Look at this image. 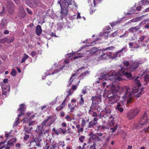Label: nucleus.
Here are the masks:
<instances>
[{
  "instance_id": "nucleus-9",
  "label": "nucleus",
  "mask_w": 149,
  "mask_h": 149,
  "mask_svg": "<svg viewBox=\"0 0 149 149\" xmlns=\"http://www.w3.org/2000/svg\"><path fill=\"white\" fill-rule=\"evenodd\" d=\"M5 3L6 4V5L9 13L12 14L14 11V5L13 2L10 1H7Z\"/></svg>"
},
{
  "instance_id": "nucleus-31",
  "label": "nucleus",
  "mask_w": 149,
  "mask_h": 149,
  "mask_svg": "<svg viewBox=\"0 0 149 149\" xmlns=\"http://www.w3.org/2000/svg\"><path fill=\"white\" fill-rule=\"evenodd\" d=\"M6 13V11L4 7L3 6V10L2 11L0 12V17L3 16Z\"/></svg>"
},
{
  "instance_id": "nucleus-58",
  "label": "nucleus",
  "mask_w": 149,
  "mask_h": 149,
  "mask_svg": "<svg viewBox=\"0 0 149 149\" xmlns=\"http://www.w3.org/2000/svg\"><path fill=\"white\" fill-rule=\"evenodd\" d=\"M134 45L136 44V46L133 47L134 48H138L140 47V45L139 44H137V43L135 42H134Z\"/></svg>"
},
{
  "instance_id": "nucleus-21",
  "label": "nucleus",
  "mask_w": 149,
  "mask_h": 149,
  "mask_svg": "<svg viewBox=\"0 0 149 149\" xmlns=\"http://www.w3.org/2000/svg\"><path fill=\"white\" fill-rule=\"evenodd\" d=\"M59 70H58L57 69L55 70L52 74L49 73V72H46V73H45V74H44L42 77V79H45L44 78V77H46L47 75H51V74H55L56 73H58Z\"/></svg>"
},
{
  "instance_id": "nucleus-62",
  "label": "nucleus",
  "mask_w": 149,
  "mask_h": 149,
  "mask_svg": "<svg viewBox=\"0 0 149 149\" xmlns=\"http://www.w3.org/2000/svg\"><path fill=\"white\" fill-rule=\"evenodd\" d=\"M118 53L117 52L116 53L113 54V55H112L111 58H114L116 57H117V55H118Z\"/></svg>"
},
{
  "instance_id": "nucleus-12",
  "label": "nucleus",
  "mask_w": 149,
  "mask_h": 149,
  "mask_svg": "<svg viewBox=\"0 0 149 149\" xmlns=\"http://www.w3.org/2000/svg\"><path fill=\"white\" fill-rule=\"evenodd\" d=\"M109 49V47L107 48L106 49L102 51V52L103 54L100 56V57L99 58L100 59L102 60L105 59V57L107 56L111 58L112 55L111 52H105L106 50Z\"/></svg>"
},
{
  "instance_id": "nucleus-59",
  "label": "nucleus",
  "mask_w": 149,
  "mask_h": 149,
  "mask_svg": "<svg viewBox=\"0 0 149 149\" xmlns=\"http://www.w3.org/2000/svg\"><path fill=\"white\" fill-rule=\"evenodd\" d=\"M115 86L114 85H112L110 86L112 92L115 91Z\"/></svg>"
},
{
  "instance_id": "nucleus-48",
  "label": "nucleus",
  "mask_w": 149,
  "mask_h": 149,
  "mask_svg": "<svg viewBox=\"0 0 149 149\" xmlns=\"http://www.w3.org/2000/svg\"><path fill=\"white\" fill-rule=\"evenodd\" d=\"M128 34V31H126L125 33L122 35L121 36H119V37L120 38H122V37H127V35Z\"/></svg>"
},
{
  "instance_id": "nucleus-37",
  "label": "nucleus",
  "mask_w": 149,
  "mask_h": 149,
  "mask_svg": "<svg viewBox=\"0 0 149 149\" xmlns=\"http://www.w3.org/2000/svg\"><path fill=\"white\" fill-rule=\"evenodd\" d=\"M31 119L30 118H29L28 117H25L24 119H23L22 121H23V123H27L30 121V120Z\"/></svg>"
},
{
  "instance_id": "nucleus-27",
  "label": "nucleus",
  "mask_w": 149,
  "mask_h": 149,
  "mask_svg": "<svg viewBox=\"0 0 149 149\" xmlns=\"http://www.w3.org/2000/svg\"><path fill=\"white\" fill-rule=\"evenodd\" d=\"M8 41V38H1L0 39V43L3 44L7 43V41Z\"/></svg>"
},
{
  "instance_id": "nucleus-51",
  "label": "nucleus",
  "mask_w": 149,
  "mask_h": 149,
  "mask_svg": "<svg viewBox=\"0 0 149 149\" xmlns=\"http://www.w3.org/2000/svg\"><path fill=\"white\" fill-rule=\"evenodd\" d=\"M24 130L26 133H29L30 132V130L28 127H25L24 128Z\"/></svg>"
},
{
  "instance_id": "nucleus-11",
  "label": "nucleus",
  "mask_w": 149,
  "mask_h": 149,
  "mask_svg": "<svg viewBox=\"0 0 149 149\" xmlns=\"http://www.w3.org/2000/svg\"><path fill=\"white\" fill-rule=\"evenodd\" d=\"M1 86V88L2 89L3 95H5V97H6L7 95L9 93L10 90V86L9 84H7V85H0Z\"/></svg>"
},
{
  "instance_id": "nucleus-54",
  "label": "nucleus",
  "mask_w": 149,
  "mask_h": 149,
  "mask_svg": "<svg viewBox=\"0 0 149 149\" xmlns=\"http://www.w3.org/2000/svg\"><path fill=\"white\" fill-rule=\"evenodd\" d=\"M144 80L148 82L149 81V74L146 75L145 77Z\"/></svg>"
},
{
  "instance_id": "nucleus-63",
  "label": "nucleus",
  "mask_w": 149,
  "mask_h": 149,
  "mask_svg": "<svg viewBox=\"0 0 149 149\" xmlns=\"http://www.w3.org/2000/svg\"><path fill=\"white\" fill-rule=\"evenodd\" d=\"M26 11L27 13L29 14H32V12L29 8H26Z\"/></svg>"
},
{
  "instance_id": "nucleus-19",
  "label": "nucleus",
  "mask_w": 149,
  "mask_h": 149,
  "mask_svg": "<svg viewBox=\"0 0 149 149\" xmlns=\"http://www.w3.org/2000/svg\"><path fill=\"white\" fill-rule=\"evenodd\" d=\"M127 118L129 119H132L135 116L133 113V111L130 110L127 113Z\"/></svg>"
},
{
  "instance_id": "nucleus-40",
  "label": "nucleus",
  "mask_w": 149,
  "mask_h": 149,
  "mask_svg": "<svg viewBox=\"0 0 149 149\" xmlns=\"http://www.w3.org/2000/svg\"><path fill=\"white\" fill-rule=\"evenodd\" d=\"M118 34V33L117 31L114 32L113 33L109 35V37H114L115 36H116Z\"/></svg>"
},
{
  "instance_id": "nucleus-20",
  "label": "nucleus",
  "mask_w": 149,
  "mask_h": 149,
  "mask_svg": "<svg viewBox=\"0 0 149 149\" xmlns=\"http://www.w3.org/2000/svg\"><path fill=\"white\" fill-rule=\"evenodd\" d=\"M42 32V30L41 28V26L40 25H38L36 28V34L39 36Z\"/></svg>"
},
{
  "instance_id": "nucleus-39",
  "label": "nucleus",
  "mask_w": 149,
  "mask_h": 149,
  "mask_svg": "<svg viewBox=\"0 0 149 149\" xmlns=\"http://www.w3.org/2000/svg\"><path fill=\"white\" fill-rule=\"evenodd\" d=\"M133 29H134V32H136L139 29L141 28V26H140L138 25L133 27Z\"/></svg>"
},
{
  "instance_id": "nucleus-32",
  "label": "nucleus",
  "mask_w": 149,
  "mask_h": 149,
  "mask_svg": "<svg viewBox=\"0 0 149 149\" xmlns=\"http://www.w3.org/2000/svg\"><path fill=\"white\" fill-rule=\"evenodd\" d=\"M33 2L32 3L31 6L34 7H36L38 5V2L35 0H33Z\"/></svg>"
},
{
  "instance_id": "nucleus-3",
  "label": "nucleus",
  "mask_w": 149,
  "mask_h": 149,
  "mask_svg": "<svg viewBox=\"0 0 149 149\" xmlns=\"http://www.w3.org/2000/svg\"><path fill=\"white\" fill-rule=\"evenodd\" d=\"M58 3L60 4L61 8V19L64 16L68 15L69 10L73 9L74 6L76 8L78 7L76 3L72 0H60L58 1Z\"/></svg>"
},
{
  "instance_id": "nucleus-42",
  "label": "nucleus",
  "mask_w": 149,
  "mask_h": 149,
  "mask_svg": "<svg viewBox=\"0 0 149 149\" xmlns=\"http://www.w3.org/2000/svg\"><path fill=\"white\" fill-rule=\"evenodd\" d=\"M14 40V38L11 37L9 39L8 38V41H7V43H9L13 41Z\"/></svg>"
},
{
  "instance_id": "nucleus-13",
  "label": "nucleus",
  "mask_w": 149,
  "mask_h": 149,
  "mask_svg": "<svg viewBox=\"0 0 149 149\" xmlns=\"http://www.w3.org/2000/svg\"><path fill=\"white\" fill-rule=\"evenodd\" d=\"M148 121V119L146 114L145 113V114L141 117L139 123L141 125H146V124Z\"/></svg>"
},
{
  "instance_id": "nucleus-10",
  "label": "nucleus",
  "mask_w": 149,
  "mask_h": 149,
  "mask_svg": "<svg viewBox=\"0 0 149 149\" xmlns=\"http://www.w3.org/2000/svg\"><path fill=\"white\" fill-rule=\"evenodd\" d=\"M40 140L38 138L35 139L32 141H30L29 143V148H36V146H40Z\"/></svg>"
},
{
  "instance_id": "nucleus-50",
  "label": "nucleus",
  "mask_w": 149,
  "mask_h": 149,
  "mask_svg": "<svg viewBox=\"0 0 149 149\" xmlns=\"http://www.w3.org/2000/svg\"><path fill=\"white\" fill-rule=\"evenodd\" d=\"M63 24L62 23H59L57 24V28L58 29L60 30L62 27Z\"/></svg>"
},
{
  "instance_id": "nucleus-34",
  "label": "nucleus",
  "mask_w": 149,
  "mask_h": 149,
  "mask_svg": "<svg viewBox=\"0 0 149 149\" xmlns=\"http://www.w3.org/2000/svg\"><path fill=\"white\" fill-rule=\"evenodd\" d=\"M140 18L139 17V18H135L133 19H132L131 20H130V21H129L128 23L127 24H129V23H130L131 22H137Z\"/></svg>"
},
{
  "instance_id": "nucleus-61",
  "label": "nucleus",
  "mask_w": 149,
  "mask_h": 149,
  "mask_svg": "<svg viewBox=\"0 0 149 149\" xmlns=\"http://www.w3.org/2000/svg\"><path fill=\"white\" fill-rule=\"evenodd\" d=\"M63 108V106H62L58 107L56 109V110L57 111H60Z\"/></svg>"
},
{
  "instance_id": "nucleus-44",
  "label": "nucleus",
  "mask_w": 149,
  "mask_h": 149,
  "mask_svg": "<svg viewBox=\"0 0 149 149\" xmlns=\"http://www.w3.org/2000/svg\"><path fill=\"white\" fill-rule=\"evenodd\" d=\"M126 47H123L122 48V49H121L120 50L118 51L117 52V53H118V54L119 53H122L124 51H126Z\"/></svg>"
},
{
  "instance_id": "nucleus-18",
  "label": "nucleus",
  "mask_w": 149,
  "mask_h": 149,
  "mask_svg": "<svg viewBox=\"0 0 149 149\" xmlns=\"http://www.w3.org/2000/svg\"><path fill=\"white\" fill-rule=\"evenodd\" d=\"M26 13L23 9V8L22 7H21L20 8L19 15V17H24L26 15Z\"/></svg>"
},
{
  "instance_id": "nucleus-60",
  "label": "nucleus",
  "mask_w": 149,
  "mask_h": 149,
  "mask_svg": "<svg viewBox=\"0 0 149 149\" xmlns=\"http://www.w3.org/2000/svg\"><path fill=\"white\" fill-rule=\"evenodd\" d=\"M83 56V54H79V55L78 56H75L74 57V59H77L79 58H80L81 57H82Z\"/></svg>"
},
{
  "instance_id": "nucleus-23",
  "label": "nucleus",
  "mask_w": 149,
  "mask_h": 149,
  "mask_svg": "<svg viewBox=\"0 0 149 149\" xmlns=\"http://www.w3.org/2000/svg\"><path fill=\"white\" fill-rule=\"evenodd\" d=\"M7 24V20L5 19H3L2 20V22L0 24V26L3 28L6 26Z\"/></svg>"
},
{
  "instance_id": "nucleus-41",
  "label": "nucleus",
  "mask_w": 149,
  "mask_h": 149,
  "mask_svg": "<svg viewBox=\"0 0 149 149\" xmlns=\"http://www.w3.org/2000/svg\"><path fill=\"white\" fill-rule=\"evenodd\" d=\"M96 143L95 142H93V145L91 146L89 149H96Z\"/></svg>"
},
{
  "instance_id": "nucleus-5",
  "label": "nucleus",
  "mask_w": 149,
  "mask_h": 149,
  "mask_svg": "<svg viewBox=\"0 0 149 149\" xmlns=\"http://www.w3.org/2000/svg\"><path fill=\"white\" fill-rule=\"evenodd\" d=\"M24 106L25 105L23 104H21L19 105L20 107L18 109L17 111H19L20 113L18 115L17 117L16 118V120L13 124V127H16L19 124V120L20 119V117L24 115L26 109L25 107H24Z\"/></svg>"
},
{
  "instance_id": "nucleus-29",
  "label": "nucleus",
  "mask_w": 149,
  "mask_h": 149,
  "mask_svg": "<svg viewBox=\"0 0 149 149\" xmlns=\"http://www.w3.org/2000/svg\"><path fill=\"white\" fill-rule=\"evenodd\" d=\"M29 58V56L26 54H24V56L22 59L21 63H24L25 62V60Z\"/></svg>"
},
{
  "instance_id": "nucleus-17",
  "label": "nucleus",
  "mask_w": 149,
  "mask_h": 149,
  "mask_svg": "<svg viewBox=\"0 0 149 149\" xmlns=\"http://www.w3.org/2000/svg\"><path fill=\"white\" fill-rule=\"evenodd\" d=\"M110 126H112L110 128V130L112 132H115L117 128V125L116 123H114L113 121H111L109 123Z\"/></svg>"
},
{
  "instance_id": "nucleus-45",
  "label": "nucleus",
  "mask_w": 149,
  "mask_h": 149,
  "mask_svg": "<svg viewBox=\"0 0 149 149\" xmlns=\"http://www.w3.org/2000/svg\"><path fill=\"white\" fill-rule=\"evenodd\" d=\"M68 106L69 108L70 109V112H72L74 109V108L72 107L70 104H69Z\"/></svg>"
},
{
  "instance_id": "nucleus-22",
  "label": "nucleus",
  "mask_w": 149,
  "mask_h": 149,
  "mask_svg": "<svg viewBox=\"0 0 149 149\" xmlns=\"http://www.w3.org/2000/svg\"><path fill=\"white\" fill-rule=\"evenodd\" d=\"M139 65L144 63L146 61V59L145 58H140L139 60H136Z\"/></svg>"
},
{
  "instance_id": "nucleus-24",
  "label": "nucleus",
  "mask_w": 149,
  "mask_h": 149,
  "mask_svg": "<svg viewBox=\"0 0 149 149\" xmlns=\"http://www.w3.org/2000/svg\"><path fill=\"white\" fill-rule=\"evenodd\" d=\"M56 145L53 144L51 146L47 144L45 146V148L46 149H54L56 147Z\"/></svg>"
},
{
  "instance_id": "nucleus-56",
  "label": "nucleus",
  "mask_w": 149,
  "mask_h": 149,
  "mask_svg": "<svg viewBox=\"0 0 149 149\" xmlns=\"http://www.w3.org/2000/svg\"><path fill=\"white\" fill-rule=\"evenodd\" d=\"M60 132H61L62 133L65 134L66 132V130L65 129H63L61 128L59 129Z\"/></svg>"
},
{
  "instance_id": "nucleus-6",
  "label": "nucleus",
  "mask_w": 149,
  "mask_h": 149,
  "mask_svg": "<svg viewBox=\"0 0 149 149\" xmlns=\"http://www.w3.org/2000/svg\"><path fill=\"white\" fill-rule=\"evenodd\" d=\"M56 118L55 116H50L47 117V119H45L42 123L43 127L44 126H50L55 120Z\"/></svg>"
},
{
  "instance_id": "nucleus-49",
  "label": "nucleus",
  "mask_w": 149,
  "mask_h": 149,
  "mask_svg": "<svg viewBox=\"0 0 149 149\" xmlns=\"http://www.w3.org/2000/svg\"><path fill=\"white\" fill-rule=\"evenodd\" d=\"M65 119L68 121H71L72 120L70 116L69 115H67L65 117Z\"/></svg>"
},
{
  "instance_id": "nucleus-7",
  "label": "nucleus",
  "mask_w": 149,
  "mask_h": 149,
  "mask_svg": "<svg viewBox=\"0 0 149 149\" xmlns=\"http://www.w3.org/2000/svg\"><path fill=\"white\" fill-rule=\"evenodd\" d=\"M96 134H94L93 132H91L88 134L89 138L88 139V143L90 144L92 140H93L94 142L95 143L97 141H100V139H99Z\"/></svg>"
},
{
  "instance_id": "nucleus-15",
  "label": "nucleus",
  "mask_w": 149,
  "mask_h": 149,
  "mask_svg": "<svg viewBox=\"0 0 149 149\" xmlns=\"http://www.w3.org/2000/svg\"><path fill=\"white\" fill-rule=\"evenodd\" d=\"M16 138H13L9 140L7 142V146L5 147V149H10V147L14 145L16 141Z\"/></svg>"
},
{
  "instance_id": "nucleus-36",
  "label": "nucleus",
  "mask_w": 149,
  "mask_h": 149,
  "mask_svg": "<svg viewBox=\"0 0 149 149\" xmlns=\"http://www.w3.org/2000/svg\"><path fill=\"white\" fill-rule=\"evenodd\" d=\"M90 74V72L88 71H86L85 72L82 73L80 75V77L82 76L84 77L85 76L88 75Z\"/></svg>"
},
{
  "instance_id": "nucleus-46",
  "label": "nucleus",
  "mask_w": 149,
  "mask_h": 149,
  "mask_svg": "<svg viewBox=\"0 0 149 149\" xmlns=\"http://www.w3.org/2000/svg\"><path fill=\"white\" fill-rule=\"evenodd\" d=\"M86 120L84 119H83L81 121V126L84 127L85 126L86 123Z\"/></svg>"
},
{
  "instance_id": "nucleus-16",
  "label": "nucleus",
  "mask_w": 149,
  "mask_h": 149,
  "mask_svg": "<svg viewBox=\"0 0 149 149\" xmlns=\"http://www.w3.org/2000/svg\"><path fill=\"white\" fill-rule=\"evenodd\" d=\"M97 118H94L93 119L89 122L88 127L89 128H93V126L97 124Z\"/></svg>"
},
{
  "instance_id": "nucleus-26",
  "label": "nucleus",
  "mask_w": 149,
  "mask_h": 149,
  "mask_svg": "<svg viewBox=\"0 0 149 149\" xmlns=\"http://www.w3.org/2000/svg\"><path fill=\"white\" fill-rule=\"evenodd\" d=\"M133 111V113L135 116H136L139 111V109L137 108H136L134 109L131 110Z\"/></svg>"
},
{
  "instance_id": "nucleus-8",
  "label": "nucleus",
  "mask_w": 149,
  "mask_h": 149,
  "mask_svg": "<svg viewBox=\"0 0 149 149\" xmlns=\"http://www.w3.org/2000/svg\"><path fill=\"white\" fill-rule=\"evenodd\" d=\"M124 102L121 101L118 102L115 108L117 111L120 113H122L125 107Z\"/></svg>"
},
{
  "instance_id": "nucleus-28",
  "label": "nucleus",
  "mask_w": 149,
  "mask_h": 149,
  "mask_svg": "<svg viewBox=\"0 0 149 149\" xmlns=\"http://www.w3.org/2000/svg\"><path fill=\"white\" fill-rule=\"evenodd\" d=\"M96 134H97V136L98 137L99 139H100V141L102 139H103V138H104V135H103L102 133H96Z\"/></svg>"
},
{
  "instance_id": "nucleus-33",
  "label": "nucleus",
  "mask_w": 149,
  "mask_h": 149,
  "mask_svg": "<svg viewBox=\"0 0 149 149\" xmlns=\"http://www.w3.org/2000/svg\"><path fill=\"white\" fill-rule=\"evenodd\" d=\"M33 0H26V4L29 6H31L32 3L33 2Z\"/></svg>"
},
{
  "instance_id": "nucleus-38",
  "label": "nucleus",
  "mask_w": 149,
  "mask_h": 149,
  "mask_svg": "<svg viewBox=\"0 0 149 149\" xmlns=\"http://www.w3.org/2000/svg\"><path fill=\"white\" fill-rule=\"evenodd\" d=\"M81 99L79 101V104H83L84 103V100L83 98V95H80Z\"/></svg>"
},
{
  "instance_id": "nucleus-30",
  "label": "nucleus",
  "mask_w": 149,
  "mask_h": 149,
  "mask_svg": "<svg viewBox=\"0 0 149 149\" xmlns=\"http://www.w3.org/2000/svg\"><path fill=\"white\" fill-rule=\"evenodd\" d=\"M141 1L142 4L143 6L149 5V1L147 0H143Z\"/></svg>"
},
{
  "instance_id": "nucleus-25",
  "label": "nucleus",
  "mask_w": 149,
  "mask_h": 149,
  "mask_svg": "<svg viewBox=\"0 0 149 149\" xmlns=\"http://www.w3.org/2000/svg\"><path fill=\"white\" fill-rule=\"evenodd\" d=\"M76 75V73L73 74L72 76H71V77H70V80L69 81V86H70L72 83V82L73 81V79L74 78V77H75V76Z\"/></svg>"
},
{
  "instance_id": "nucleus-55",
  "label": "nucleus",
  "mask_w": 149,
  "mask_h": 149,
  "mask_svg": "<svg viewBox=\"0 0 149 149\" xmlns=\"http://www.w3.org/2000/svg\"><path fill=\"white\" fill-rule=\"evenodd\" d=\"M99 128L100 130H104L107 128L106 127H105L104 125H103L100 126Z\"/></svg>"
},
{
  "instance_id": "nucleus-52",
  "label": "nucleus",
  "mask_w": 149,
  "mask_h": 149,
  "mask_svg": "<svg viewBox=\"0 0 149 149\" xmlns=\"http://www.w3.org/2000/svg\"><path fill=\"white\" fill-rule=\"evenodd\" d=\"M16 72L15 70L13 69L12 70V72H11V74L13 76H15L16 74Z\"/></svg>"
},
{
  "instance_id": "nucleus-57",
  "label": "nucleus",
  "mask_w": 149,
  "mask_h": 149,
  "mask_svg": "<svg viewBox=\"0 0 149 149\" xmlns=\"http://www.w3.org/2000/svg\"><path fill=\"white\" fill-rule=\"evenodd\" d=\"M85 139V137L84 136H81L79 138V141L81 143H83V139Z\"/></svg>"
},
{
  "instance_id": "nucleus-2",
  "label": "nucleus",
  "mask_w": 149,
  "mask_h": 149,
  "mask_svg": "<svg viewBox=\"0 0 149 149\" xmlns=\"http://www.w3.org/2000/svg\"><path fill=\"white\" fill-rule=\"evenodd\" d=\"M139 77H134L132 78V80L136 86H135L132 89L130 88L129 86H126L121 88L120 95L122 98L127 100V104H129L132 101V98L135 97L138 98L141 96L142 92L143 91L144 88H141L139 91V86H141L140 81L138 79Z\"/></svg>"
},
{
  "instance_id": "nucleus-47",
  "label": "nucleus",
  "mask_w": 149,
  "mask_h": 149,
  "mask_svg": "<svg viewBox=\"0 0 149 149\" xmlns=\"http://www.w3.org/2000/svg\"><path fill=\"white\" fill-rule=\"evenodd\" d=\"M104 117V115L102 114V113H100V114L97 115V117L94 118H97L98 120L99 119L102 118Z\"/></svg>"
},
{
  "instance_id": "nucleus-35",
  "label": "nucleus",
  "mask_w": 149,
  "mask_h": 149,
  "mask_svg": "<svg viewBox=\"0 0 149 149\" xmlns=\"http://www.w3.org/2000/svg\"><path fill=\"white\" fill-rule=\"evenodd\" d=\"M8 79H3V82L0 83V85H7V84H8Z\"/></svg>"
},
{
  "instance_id": "nucleus-64",
  "label": "nucleus",
  "mask_w": 149,
  "mask_h": 149,
  "mask_svg": "<svg viewBox=\"0 0 149 149\" xmlns=\"http://www.w3.org/2000/svg\"><path fill=\"white\" fill-rule=\"evenodd\" d=\"M143 29H149V23H147V24L144 27H143Z\"/></svg>"
},
{
  "instance_id": "nucleus-53",
  "label": "nucleus",
  "mask_w": 149,
  "mask_h": 149,
  "mask_svg": "<svg viewBox=\"0 0 149 149\" xmlns=\"http://www.w3.org/2000/svg\"><path fill=\"white\" fill-rule=\"evenodd\" d=\"M123 63L125 66H129L130 65L128 61H124L123 62Z\"/></svg>"
},
{
  "instance_id": "nucleus-4",
  "label": "nucleus",
  "mask_w": 149,
  "mask_h": 149,
  "mask_svg": "<svg viewBox=\"0 0 149 149\" xmlns=\"http://www.w3.org/2000/svg\"><path fill=\"white\" fill-rule=\"evenodd\" d=\"M104 97L107 99H108L109 101V104H113L118 101L120 99V96L114 94L111 91H108L104 95Z\"/></svg>"
},
{
  "instance_id": "nucleus-1",
  "label": "nucleus",
  "mask_w": 149,
  "mask_h": 149,
  "mask_svg": "<svg viewBox=\"0 0 149 149\" xmlns=\"http://www.w3.org/2000/svg\"><path fill=\"white\" fill-rule=\"evenodd\" d=\"M139 65L136 60L132 62V65L128 68L125 69L124 68H121L116 73L115 72L113 73V72H111L107 74L105 73L101 74L98 79L99 81L104 80L107 81L109 80H111L113 78L115 80L119 81L122 79L120 76L124 75L128 78L130 79H132V74L129 72L128 71L132 72L136 69Z\"/></svg>"
},
{
  "instance_id": "nucleus-14",
  "label": "nucleus",
  "mask_w": 149,
  "mask_h": 149,
  "mask_svg": "<svg viewBox=\"0 0 149 149\" xmlns=\"http://www.w3.org/2000/svg\"><path fill=\"white\" fill-rule=\"evenodd\" d=\"M101 96L92 97L91 100H92V103L91 107V108L96 105V103L95 101H97V102H99V101L101 102Z\"/></svg>"
},
{
  "instance_id": "nucleus-43",
  "label": "nucleus",
  "mask_w": 149,
  "mask_h": 149,
  "mask_svg": "<svg viewBox=\"0 0 149 149\" xmlns=\"http://www.w3.org/2000/svg\"><path fill=\"white\" fill-rule=\"evenodd\" d=\"M147 22V20H143V21H142L141 22H140L139 25L140 26H141V25H144L146 24V22Z\"/></svg>"
}]
</instances>
